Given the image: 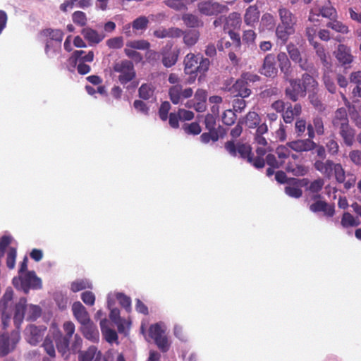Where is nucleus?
<instances>
[{
  "label": "nucleus",
  "instance_id": "39",
  "mask_svg": "<svg viewBox=\"0 0 361 361\" xmlns=\"http://www.w3.org/2000/svg\"><path fill=\"white\" fill-rule=\"evenodd\" d=\"M182 35H183L184 43L188 47H192L197 42L200 32L195 30H190L185 32H183Z\"/></svg>",
  "mask_w": 361,
  "mask_h": 361
},
{
  "label": "nucleus",
  "instance_id": "38",
  "mask_svg": "<svg viewBox=\"0 0 361 361\" xmlns=\"http://www.w3.org/2000/svg\"><path fill=\"white\" fill-rule=\"evenodd\" d=\"M70 339L68 337L63 336L61 334L55 339L56 348L62 355H64L69 350Z\"/></svg>",
  "mask_w": 361,
  "mask_h": 361
},
{
  "label": "nucleus",
  "instance_id": "12",
  "mask_svg": "<svg viewBox=\"0 0 361 361\" xmlns=\"http://www.w3.org/2000/svg\"><path fill=\"white\" fill-rule=\"evenodd\" d=\"M12 299L13 291L11 290H7L0 300V315L4 325L6 324L11 317Z\"/></svg>",
  "mask_w": 361,
  "mask_h": 361
},
{
  "label": "nucleus",
  "instance_id": "37",
  "mask_svg": "<svg viewBox=\"0 0 361 361\" xmlns=\"http://www.w3.org/2000/svg\"><path fill=\"white\" fill-rule=\"evenodd\" d=\"M325 147L327 152L331 156H336L339 152V145L336 139L335 135L333 134L326 139Z\"/></svg>",
  "mask_w": 361,
  "mask_h": 361
},
{
  "label": "nucleus",
  "instance_id": "55",
  "mask_svg": "<svg viewBox=\"0 0 361 361\" xmlns=\"http://www.w3.org/2000/svg\"><path fill=\"white\" fill-rule=\"evenodd\" d=\"M182 20L183 23L190 27H195L199 25L200 21L198 18L191 13H185L183 15Z\"/></svg>",
  "mask_w": 361,
  "mask_h": 361
},
{
  "label": "nucleus",
  "instance_id": "52",
  "mask_svg": "<svg viewBox=\"0 0 361 361\" xmlns=\"http://www.w3.org/2000/svg\"><path fill=\"white\" fill-rule=\"evenodd\" d=\"M116 299L118 300L119 304L122 306L127 312H131V300L130 297L122 293H118L116 295Z\"/></svg>",
  "mask_w": 361,
  "mask_h": 361
},
{
  "label": "nucleus",
  "instance_id": "44",
  "mask_svg": "<svg viewBox=\"0 0 361 361\" xmlns=\"http://www.w3.org/2000/svg\"><path fill=\"white\" fill-rule=\"evenodd\" d=\"M126 44V47L138 50H147L150 47V43L145 39L130 40Z\"/></svg>",
  "mask_w": 361,
  "mask_h": 361
},
{
  "label": "nucleus",
  "instance_id": "28",
  "mask_svg": "<svg viewBox=\"0 0 361 361\" xmlns=\"http://www.w3.org/2000/svg\"><path fill=\"white\" fill-rule=\"evenodd\" d=\"M84 38L90 44H97L103 40L104 35L99 34L97 30L86 27L83 28L81 31Z\"/></svg>",
  "mask_w": 361,
  "mask_h": 361
},
{
  "label": "nucleus",
  "instance_id": "15",
  "mask_svg": "<svg viewBox=\"0 0 361 361\" xmlns=\"http://www.w3.org/2000/svg\"><path fill=\"white\" fill-rule=\"evenodd\" d=\"M259 72L267 78H274L277 75L278 69L276 66L274 54H268L266 55Z\"/></svg>",
  "mask_w": 361,
  "mask_h": 361
},
{
  "label": "nucleus",
  "instance_id": "61",
  "mask_svg": "<svg viewBox=\"0 0 361 361\" xmlns=\"http://www.w3.org/2000/svg\"><path fill=\"white\" fill-rule=\"evenodd\" d=\"M106 44L110 49H118L123 46V37H115L106 40Z\"/></svg>",
  "mask_w": 361,
  "mask_h": 361
},
{
  "label": "nucleus",
  "instance_id": "32",
  "mask_svg": "<svg viewBox=\"0 0 361 361\" xmlns=\"http://www.w3.org/2000/svg\"><path fill=\"white\" fill-rule=\"evenodd\" d=\"M149 23L147 17L140 16L132 21V28L137 35H141L147 29Z\"/></svg>",
  "mask_w": 361,
  "mask_h": 361
},
{
  "label": "nucleus",
  "instance_id": "49",
  "mask_svg": "<svg viewBox=\"0 0 361 361\" xmlns=\"http://www.w3.org/2000/svg\"><path fill=\"white\" fill-rule=\"evenodd\" d=\"M324 185V179L319 178L310 183L307 188V190L311 193L317 195L322 190Z\"/></svg>",
  "mask_w": 361,
  "mask_h": 361
},
{
  "label": "nucleus",
  "instance_id": "31",
  "mask_svg": "<svg viewBox=\"0 0 361 361\" xmlns=\"http://www.w3.org/2000/svg\"><path fill=\"white\" fill-rule=\"evenodd\" d=\"M161 54L162 55L161 62L164 66L171 68L176 63L179 51L178 50L171 51H162Z\"/></svg>",
  "mask_w": 361,
  "mask_h": 361
},
{
  "label": "nucleus",
  "instance_id": "5",
  "mask_svg": "<svg viewBox=\"0 0 361 361\" xmlns=\"http://www.w3.org/2000/svg\"><path fill=\"white\" fill-rule=\"evenodd\" d=\"M12 282L16 288L23 290L25 293H28L30 289L42 288V280L34 271H27L14 277Z\"/></svg>",
  "mask_w": 361,
  "mask_h": 361
},
{
  "label": "nucleus",
  "instance_id": "4",
  "mask_svg": "<svg viewBox=\"0 0 361 361\" xmlns=\"http://www.w3.org/2000/svg\"><path fill=\"white\" fill-rule=\"evenodd\" d=\"M204 124L208 132L203 133L200 137V141L204 144H208L210 141L217 142L219 139L224 138L227 133V130L223 126L219 125L216 127V118L211 114L205 116Z\"/></svg>",
  "mask_w": 361,
  "mask_h": 361
},
{
  "label": "nucleus",
  "instance_id": "36",
  "mask_svg": "<svg viewBox=\"0 0 361 361\" xmlns=\"http://www.w3.org/2000/svg\"><path fill=\"white\" fill-rule=\"evenodd\" d=\"M300 82L301 86L304 90L307 91L314 90L318 85L317 80L309 73H304L302 75Z\"/></svg>",
  "mask_w": 361,
  "mask_h": 361
},
{
  "label": "nucleus",
  "instance_id": "48",
  "mask_svg": "<svg viewBox=\"0 0 361 361\" xmlns=\"http://www.w3.org/2000/svg\"><path fill=\"white\" fill-rule=\"evenodd\" d=\"M72 20L75 25L84 27L87 25V18L84 12L77 11L72 14Z\"/></svg>",
  "mask_w": 361,
  "mask_h": 361
},
{
  "label": "nucleus",
  "instance_id": "10",
  "mask_svg": "<svg viewBox=\"0 0 361 361\" xmlns=\"http://www.w3.org/2000/svg\"><path fill=\"white\" fill-rule=\"evenodd\" d=\"M169 97L173 104H180L183 99H188L193 94V90L191 87L183 89L180 84H176L169 87Z\"/></svg>",
  "mask_w": 361,
  "mask_h": 361
},
{
  "label": "nucleus",
  "instance_id": "17",
  "mask_svg": "<svg viewBox=\"0 0 361 361\" xmlns=\"http://www.w3.org/2000/svg\"><path fill=\"white\" fill-rule=\"evenodd\" d=\"M287 146L296 152H306L313 150L315 142L310 139L297 140L287 142Z\"/></svg>",
  "mask_w": 361,
  "mask_h": 361
},
{
  "label": "nucleus",
  "instance_id": "14",
  "mask_svg": "<svg viewBox=\"0 0 361 361\" xmlns=\"http://www.w3.org/2000/svg\"><path fill=\"white\" fill-rule=\"evenodd\" d=\"M47 328L45 326H37L34 324H30L25 330L26 339L29 343L36 345L42 341L44 334Z\"/></svg>",
  "mask_w": 361,
  "mask_h": 361
},
{
  "label": "nucleus",
  "instance_id": "34",
  "mask_svg": "<svg viewBox=\"0 0 361 361\" xmlns=\"http://www.w3.org/2000/svg\"><path fill=\"white\" fill-rule=\"evenodd\" d=\"M284 191L287 195L293 198H300L302 195V190L299 188L298 185L293 182V178L288 180V184L284 188Z\"/></svg>",
  "mask_w": 361,
  "mask_h": 361
},
{
  "label": "nucleus",
  "instance_id": "16",
  "mask_svg": "<svg viewBox=\"0 0 361 361\" xmlns=\"http://www.w3.org/2000/svg\"><path fill=\"white\" fill-rule=\"evenodd\" d=\"M41 35L45 37H49V39H48L46 42V46H45V53L49 55V47L51 41H55L58 42L59 44H61L63 37V32L62 30L59 29H51L47 28L42 30L41 31Z\"/></svg>",
  "mask_w": 361,
  "mask_h": 361
},
{
  "label": "nucleus",
  "instance_id": "9",
  "mask_svg": "<svg viewBox=\"0 0 361 361\" xmlns=\"http://www.w3.org/2000/svg\"><path fill=\"white\" fill-rule=\"evenodd\" d=\"M321 195H314L312 197L315 202L310 204V209L314 213L323 212L324 215L328 218L333 217L335 214L334 204H329L326 201L321 200Z\"/></svg>",
  "mask_w": 361,
  "mask_h": 361
},
{
  "label": "nucleus",
  "instance_id": "11",
  "mask_svg": "<svg viewBox=\"0 0 361 361\" xmlns=\"http://www.w3.org/2000/svg\"><path fill=\"white\" fill-rule=\"evenodd\" d=\"M289 86L285 90V95L292 102H297L300 97H305L306 96V92L301 86L300 79H291L290 77L288 80Z\"/></svg>",
  "mask_w": 361,
  "mask_h": 361
},
{
  "label": "nucleus",
  "instance_id": "47",
  "mask_svg": "<svg viewBox=\"0 0 361 361\" xmlns=\"http://www.w3.org/2000/svg\"><path fill=\"white\" fill-rule=\"evenodd\" d=\"M17 257L16 248L9 247L6 253V266L9 269H13L16 265V259Z\"/></svg>",
  "mask_w": 361,
  "mask_h": 361
},
{
  "label": "nucleus",
  "instance_id": "51",
  "mask_svg": "<svg viewBox=\"0 0 361 361\" xmlns=\"http://www.w3.org/2000/svg\"><path fill=\"white\" fill-rule=\"evenodd\" d=\"M319 15H321L322 17L324 18L333 19L337 17V11L334 6L329 5L322 6L319 9V13L318 14V16Z\"/></svg>",
  "mask_w": 361,
  "mask_h": 361
},
{
  "label": "nucleus",
  "instance_id": "53",
  "mask_svg": "<svg viewBox=\"0 0 361 361\" xmlns=\"http://www.w3.org/2000/svg\"><path fill=\"white\" fill-rule=\"evenodd\" d=\"M123 51L126 56L137 63L141 62L143 59L142 55L140 52L137 51L136 49L133 48H130L126 46Z\"/></svg>",
  "mask_w": 361,
  "mask_h": 361
},
{
  "label": "nucleus",
  "instance_id": "27",
  "mask_svg": "<svg viewBox=\"0 0 361 361\" xmlns=\"http://www.w3.org/2000/svg\"><path fill=\"white\" fill-rule=\"evenodd\" d=\"M315 49L317 56L319 58L322 65L326 69L331 68L330 56L326 53L324 46L318 42H314L312 44Z\"/></svg>",
  "mask_w": 361,
  "mask_h": 361
},
{
  "label": "nucleus",
  "instance_id": "45",
  "mask_svg": "<svg viewBox=\"0 0 361 361\" xmlns=\"http://www.w3.org/2000/svg\"><path fill=\"white\" fill-rule=\"evenodd\" d=\"M326 26L334 30H335L337 32H340L342 34H347L349 32L348 27L343 23L341 21H338L337 20H334L332 21H329Z\"/></svg>",
  "mask_w": 361,
  "mask_h": 361
},
{
  "label": "nucleus",
  "instance_id": "33",
  "mask_svg": "<svg viewBox=\"0 0 361 361\" xmlns=\"http://www.w3.org/2000/svg\"><path fill=\"white\" fill-rule=\"evenodd\" d=\"M333 72L329 69H326L324 72L323 75V81L325 85L326 88L330 93H335L336 92L337 87L335 83V79L333 76Z\"/></svg>",
  "mask_w": 361,
  "mask_h": 361
},
{
  "label": "nucleus",
  "instance_id": "13",
  "mask_svg": "<svg viewBox=\"0 0 361 361\" xmlns=\"http://www.w3.org/2000/svg\"><path fill=\"white\" fill-rule=\"evenodd\" d=\"M334 54L339 64L343 66L345 70L350 68V64L353 61L354 57L351 54L350 47L343 44H340Z\"/></svg>",
  "mask_w": 361,
  "mask_h": 361
},
{
  "label": "nucleus",
  "instance_id": "41",
  "mask_svg": "<svg viewBox=\"0 0 361 361\" xmlns=\"http://www.w3.org/2000/svg\"><path fill=\"white\" fill-rule=\"evenodd\" d=\"M99 351L94 346H90L86 351L81 352L79 355V361H94Z\"/></svg>",
  "mask_w": 361,
  "mask_h": 361
},
{
  "label": "nucleus",
  "instance_id": "56",
  "mask_svg": "<svg viewBox=\"0 0 361 361\" xmlns=\"http://www.w3.org/2000/svg\"><path fill=\"white\" fill-rule=\"evenodd\" d=\"M54 300L60 310H65L67 307L68 298L66 294L61 292L56 293Z\"/></svg>",
  "mask_w": 361,
  "mask_h": 361
},
{
  "label": "nucleus",
  "instance_id": "19",
  "mask_svg": "<svg viewBox=\"0 0 361 361\" xmlns=\"http://www.w3.org/2000/svg\"><path fill=\"white\" fill-rule=\"evenodd\" d=\"M183 31L178 27H160L153 32V35L158 39L178 38L182 36Z\"/></svg>",
  "mask_w": 361,
  "mask_h": 361
},
{
  "label": "nucleus",
  "instance_id": "24",
  "mask_svg": "<svg viewBox=\"0 0 361 361\" xmlns=\"http://www.w3.org/2000/svg\"><path fill=\"white\" fill-rule=\"evenodd\" d=\"M81 331L83 336L90 341L94 342L99 339V331L92 321L82 324Z\"/></svg>",
  "mask_w": 361,
  "mask_h": 361
},
{
  "label": "nucleus",
  "instance_id": "63",
  "mask_svg": "<svg viewBox=\"0 0 361 361\" xmlns=\"http://www.w3.org/2000/svg\"><path fill=\"white\" fill-rule=\"evenodd\" d=\"M249 86V83H255L260 80V77L253 73L245 72L240 77Z\"/></svg>",
  "mask_w": 361,
  "mask_h": 361
},
{
  "label": "nucleus",
  "instance_id": "26",
  "mask_svg": "<svg viewBox=\"0 0 361 361\" xmlns=\"http://www.w3.org/2000/svg\"><path fill=\"white\" fill-rule=\"evenodd\" d=\"M26 298H21L15 306L13 322L17 327H19L24 319L26 309Z\"/></svg>",
  "mask_w": 361,
  "mask_h": 361
},
{
  "label": "nucleus",
  "instance_id": "3",
  "mask_svg": "<svg viewBox=\"0 0 361 361\" xmlns=\"http://www.w3.org/2000/svg\"><path fill=\"white\" fill-rule=\"evenodd\" d=\"M278 12L281 23L276 28V36L283 44H286L295 32L297 18L288 8L283 6L279 8Z\"/></svg>",
  "mask_w": 361,
  "mask_h": 361
},
{
  "label": "nucleus",
  "instance_id": "57",
  "mask_svg": "<svg viewBox=\"0 0 361 361\" xmlns=\"http://www.w3.org/2000/svg\"><path fill=\"white\" fill-rule=\"evenodd\" d=\"M171 104L168 101L163 102L159 109V116L163 121H166L169 116V112L171 109Z\"/></svg>",
  "mask_w": 361,
  "mask_h": 361
},
{
  "label": "nucleus",
  "instance_id": "2",
  "mask_svg": "<svg viewBox=\"0 0 361 361\" xmlns=\"http://www.w3.org/2000/svg\"><path fill=\"white\" fill-rule=\"evenodd\" d=\"M331 124L335 130H338L344 144L348 147L352 146L355 141V131L349 124L347 110L345 108L337 109L332 117Z\"/></svg>",
  "mask_w": 361,
  "mask_h": 361
},
{
  "label": "nucleus",
  "instance_id": "64",
  "mask_svg": "<svg viewBox=\"0 0 361 361\" xmlns=\"http://www.w3.org/2000/svg\"><path fill=\"white\" fill-rule=\"evenodd\" d=\"M287 51L289 54L290 59L293 61L298 59L301 56V54L298 48L293 43H290L287 45Z\"/></svg>",
  "mask_w": 361,
  "mask_h": 361
},
{
  "label": "nucleus",
  "instance_id": "43",
  "mask_svg": "<svg viewBox=\"0 0 361 361\" xmlns=\"http://www.w3.org/2000/svg\"><path fill=\"white\" fill-rule=\"evenodd\" d=\"M260 117L255 111L248 112L245 117V123L249 128H256L260 123Z\"/></svg>",
  "mask_w": 361,
  "mask_h": 361
},
{
  "label": "nucleus",
  "instance_id": "50",
  "mask_svg": "<svg viewBox=\"0 0 361 361\" xmlns=\"http://www.w3.org/2000/svg\"><path fill=\"white\" fill-rule=\"evenodd\" d=\"M183 129L184 130L185 133L194 135H199L202 131L201 126L197 122H192L191 123H185L183 126Z\"/></svg>",
  "mask_w": 361,
  "mask_h": 361
},
{
  "label": "nucleus",
  "instance_id": "30",
  "mask_svg": "<svg viewBox=\"0 0 361 361\" xmlns=\"http://www.w3.org/2000/svg\"><path fill=\"white\" fill-rule=\"evenodd\" d=\"M199 60L200 57L198 55H195L193 53L188 54L183 60L184 73L196 71Z\"/></svg>",
  "mask_w": 361,
  "mask_h": 361
},
{
  "label": "nucleus",
  "instance_id": "29",
  "mask_svg": "<svg viewBox=\"0 0 361 361\" xmlns=\"http://www.w3.org/2000/svg\"><path fill=\"white\" fill-rule=\"evenodd\" d=\"M277 59L279 63V68L281 73H283L284 80H288L291 74L290 62L287 55L284 52H280L277 55Z\"/></svg>",
  "mask_w": 361,
  "mask_h": 361
},
{
  "label": "nucleus",
  "instance_id": "18",
  "mask_svg": "<svg viewBox=\"0 0 361 361\" xmlns=\"http://www.w3.org/2000/svg\"><path fill=\"white\" fill-rule=\"evenodd\" d=\"M335 165L331 159L315 160L314 168L325 177L330 178L333 175V169Z\"/></svg>",
  "mask_w": 361,
  "mask_h": 361
},
{
  "label": "nucleus",
  "instance_id": "46",
  "mask_svg": "<svg viewBox=\"0 0 361 361\" xmlns=\"http://www.w3.org/2000/svg\"><path fill=\"white\" fill-rule=\"evenodd\" d=\"M333 173L337 183H344L346 178L345 171L340 163H335L333 169Z\"/></svg>",
  "mask_w": 361,
  "mask_h": 361
},
{
  "label": "nucleus",
  "instance_id": "40",
  "mask_svg": "<svg viewBox=\"0 0 361 361\" xmlns=\"http://www.w3.org/2000/svg\"><path fill=\"white\" fill-rule=\"evenodd\" d=\"M82 50H76L73 53L72 57L76 63L78 61L82 62H92L94 59V52L90 51L87 54Z\"/></svg>",
  "mask_w": 361,
  "mask_h": 361
},
{
  "label": "nucleus",
  "instance_id": "25",
  "mask_svg": "<svg viewBox=\"0 0 361 361\" xmlns=\"http://www.w3.org/2000/svg\"><path fill=\"white\" fill-rule=\"evenodd\" d=\"M259 11L256 5L250 6L245 11L244 22L247 25L252 27L258 22L259 18Z\"/></svg>",
  "mask_w": 361,
  "mask_h": 361
},
{
  "label": "nucleus",
  "instance_id": "54",
  "mask_svg": "<svg viewBox=\"0 0 361 361\" xmlns=\"http://www.w3.org/2000/svg\"><path fill=\"white\" fill-rule=\"evenodd\" d=\"M237 116L231 109L226 110L222 115V122L226 126H232L235 123Z\"/></svg>",
  "mask_w": 361,
  "mask_h": 361
},
{
  "label": "nucleus",
  "instance_id": "8",
  "mask_svg": "<svg viewBox=\"0 0 361 361\" xmlns=\"http://www.w3.org/2000/svg\"><path fill=\"white\" fill-rule=\"evenodd\" d=\"M198 11L204 16H214L228 11V7L210 0L202 1L197 4Z\"/></svg>",
  "mask_w": 361,
  "mask_h": 361
},
{
  "label": "nucleus",
  "instance_id": "35",
  "mask_svg": "<svg viewBox=\"0 0 361 361\" xmlns=\"http://www.w3.org/2000/svg\"><path fill=\"white\" fill-rule=\"evenodd\" d=\"M360 224V221L350 212H345L343 214L341 219V225L343 228L357 227Z\"/></svg>",
  "mask_w": 361,
  "mask_h": 361
},
{
  "label": "nucleus",
  "instance_id": "21",
  "mask_svg": "<svg viewBox=\"0 0 361 361\" xmlns=\"http://www.w3.org/2000/svg\"><path fill=\"white\" fill-rule=\"evenodd\" d=\"M231 92L237 97H248L252 91L249 86L241 78H238L231 88Z\"/></svg>",
  "mask_w": 361,
  "mask_h": 361
},
{
  "label": "nucleus",
  "instance_id": "22",
  "mask_svg": "<svg viewBox=\"0 0 361 361\" xmlns=\"http://www.w3.org/2000/svg\"><path fill=\"white\" fill-rule=\"evenodd\" d=\"M301 113L302 106L300 104H295L293 106L291 104H289V105L286 108V110L284 109L282 113L283 121L286 123H291L293 121L295 116H300Z\"/></svg>",
  "mask_w": 361,
  "mask_h": 361
},
{
  "label": "nucleus",
  "instance_id": "7",
  "mask_svg": "<svg viewBox=\"0 0 361 361\" xmlns=\"http://www.w3.org/2000/svg\"><path fill=\"white\" fill-rule=\"evenodd\" d=\"M20 339L18 331H13L10 335H0V356L5 357L13 351Z\"/></svg>",
  "mask_w": 361,
  "mask_h": 361
},
{
  "label": "nucleus",
  "instance_id": "20",
  "mask_svg": "<svg viewBox=\"0 0 361 361\" xmlns=\"http://www.w3.org/2000/svg\"><path fill=\"white\" fill-rule=\"evenodd\" d=\"M72 311L74 317L81 325L91 321L86 308L80 302H75L73 304Z\"/></svg>",
  "mask_w": 361,
  "mask_h": 361
},
{
  "label": "nucleus",
  "instance_id": "42",
  "mask_svg": "<svg viewBox=\"0 0 361 361\" xmlns=\"http://www.w3.org/2000/svg\"><path fill=\"white\" fill-rule=\"evenodd\" d=\"M154 92V88L152 84L144 83L140 87L138 94L141 99L148 100L153 96Z\"/></svg>",
  "mask_w": 361,
  "mask_h": 361
},
{
  "label": "nucleus",
  "instance_id": "62",
  "mask_svg": "<svg viewBox=\"0 0 361 361\" xmlns=\"http://www.w3.org/2000/svg\"><path fill=\"white\" fill-rule=\"evenodd\" d=\"M200 61H198L197 68L196 71L197 73L201 75H204L209 70L210 66V61L207 58H204L202 56L200 57Z\"/></svg>",
  "mask_w": 361,
  "mask_h": 361
},
{
  "label": "nucleus",
  "instance_id": "1",
  "mask_svg": "<svg viewBox=\"0 0 361 361\" xmlns=\"http://www.w3.org/2000/svg\"><path fill=\"white\" fill-rule=\"evenodd\" d=\"M224 148L231 156L235 157L238 154L242 159L256 169H262L265 166L264 157L269 147L259 146L255 151L256 157L252 152L251 146L247 143L238 142L235 144L234 140H231L225 142Z\"/></svg>",
  "mask_w": 361,
  "mask_h": 361
},
{
  "label": "nucleus",
  "instance_id": "58",
  "mask_svg": "<svg viewBox=\"0 0 361 361\" xmlns=\"http://www.w3.org/2000/svg\"><path fill=\"white\" fill-rule=\"evenodd\" d=\"M159 349L163 353L169 350L170 345L165 334L154 340Z\"/></svg>",
  "mask_w": 361,
  "mask_h": 361
},
{
  "label": "nucleus",
  "instance_id": "59",
  "mask_svg": "<svg viewBox=\"0 0 361 361\" xmlns=\"http://www.w3.org/2000/svg\"><path fill=\"white\" fill-rule=\"evenodd\" d=\"M287 171L291 172L294 176H305L307 172L308 169L304 165H296L295 166L288 165L287 166Z\"/></svg>",
  "mask_w": 361,
  "mask_h": 361
},
{
  "label": "nucleus",
  "instance_id": "60",
  "mask_svg": "<svg viewBox=\"0 0 361 361\" xmlns=\"http://www.w3.org/2000/svg\"><path fill=\"white\" fill-rule=\"evenodd\" d=\"M261 21L263 25L268 29L274 28L276 25V20L274 16L269 13H264L262 16Z\"/></svg>",
  "mask_w": 361,
  "mask_h": 361
},
{
  "label": "nucleus",
  "instance_id": "23",
  "mask_svg": "<svg viewBox=\"0 0 361 361\" xmlns=\"http://www.w3.org/2000/svg\"><path fill=\"white\" fill-rule=\"evenodd\" d=\"M241 24L240 15L236 12L231 13L228 16H226L225 25H224V31L225 32L240 28Z\"/></svg>",
  "mask_w": 361,
  "mask_h": 361
},
{
  "label": "nucleus",
  "instance_id": "6",
  "mask_svg": "<svg viewBox=\"0 0 361 361\" xmlns=\"http://www.w3.org/2000/svg\"><path fill=\"white\" fill-rule=\"evenodd\" d=\"M114 71L119 73L118 79L121 85L127 84L136 77L134 65L129 60H123L116 63L114 66Z\"/></svg>",
  "mask_w": 361,
  "mask_h": 361
}]
</instances>
